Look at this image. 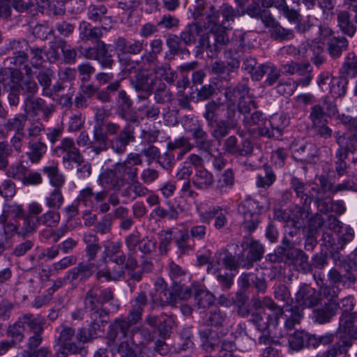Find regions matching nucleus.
I'll list each match as a JSON object with an SVG mask.
<instances>
[{
    "label": "nucleus",
    "instance_id": "774afa93",
    "mask_svg": "<svg viewBox=\"0 0 357 357\" xmlns=\"http://www.w3.org/2000/svg\"><path fill=\"white\" fill-rule=\"evenodd\" d=\"M120 342L117 346V352L121 357H138L132 345L129 343L128 338L119 337Z\"/></svg>",
    "mask_w": 357,
    "mask_h": 357
},
{
    "label": "nucleus",
    "instance_id": "e2e57ef3",
    "mask_svg": "<svg viewBox=\"0 0 357 357\" xmlns=\"http://www.w3.org/2000/svg\"><path fill=\"white\" fill-rule=\"evenodd\" d=\"M220 13L223 17L221 25H222L225 30L228 28L225 26L226 22H234L235 17H239L241 15L239 13L238 10L234 9L228 3H224L220 7Z\"/></svg>",
    "mask_w": 357,
    "mask_h": 357
},
{
    "label": "nucleus",
    "instance_id": "ddd939ff",
    "mask_svg": "<svg viewBox=\"0 0 357 357\" xmlns=\"http://www.w3.org/2000/svg\"><path fill=\"white\" fill-rule=\"evenodd\" d=\"M99 184L105 188L119 192L126 184V180L118 174L116 168L107 169L98 177Z\"/></svg>",
    "mask_w": 357,
    "mask_h": 357
},
{
    "label": "nucleus",
    "instance_id": "7c9ffc66",
    "mask_svg": "<svg viewBox=\"0 0 357 357\" xmlns=\"http://www.w3.org/2000/svg\"><path fill=\"white\" fill-rule=\"evenodd\" d=\"M77 50L80 52L79 57L82 55L86 59H97L104 67H109L113 64V61L110 56H106L107 54L100 53V49H98V52L93 47L83 49L79 47Z\"/></svg>",
    "mask_w": 357,
    "mask_h": 357
},
{
    "label": "nucleus",
    "instance_id": "864d4df0",
    "mask_svg": "<svg viewBox=\"0 0 357 357\" xmlns=\"http://www.w3.org/2000/svg\"><path fill=\"white\" fill-rule=\"evenodd\" d=\"M256 107L257 104L250 93L245 96L244 98H241L237 105H236L237 113L240 116L241 114L243 115V117L250 114L252 108L255 109Z\"/></svg>",
    "mask_w": 357,
    "mask_h": 357
},
{
    "label": "nucleus",
    "instance_id": "aec40b11",
    "mask_svg": "<svg viewBox=\"0 0 357 357\" xmlns=\"http://www.w3.org/2000/svg\"><path fill=\"white\" fill-rule=\"evenodd\" d=\"M151 308L155 307H163L166 305H174L176 304V296L172 291L160 287L157 289L155 293L151 294Z\"/></svg>",
    "mask_w": 357,
    "mask_h": 357
},
{
    "label": "nucleus",
    "instance_id": "f8f14e48",
    "mask_svg": "<svg viewBox=\"0 0 357 357\" xmlns=\"http://www.w3.org/2000/svg\"><path fill=\"white\" fill-rule=\"evenodd\" d=\"M134 328L124 319H116L109 326L107 338L111 342H114L119 337L126 339L132 336Z\"/></svg>",
    "mask_w": 357,
    "mask_h": 357
},
{
    "label": "nucleus",
    "instance_id": "58836bf2",
    "mask_svg": "<svg viewBox=\"0 0 357 357\" xmlns=\"http://www.w3.org/2000/svg\"><path fill=\"white\" fill-rule=\"evenodd\" d=\"M338 26L341 31L349 36H353L356 32V26L350 19L347 11H342L337 15Z\"/></svg>",
    "mask_w": 357,
    "mask_h": 357
},
{
    "label": "nucleus",
    "instance_id": "4d7b16f0",
    "mask_svg": "<svg viewBox=\"0 0 357 357\" xmlns=\"http://www.w3.org/2000/svg\"><path fill=\"white\" fill-rule=\"evenodd\" d=\"M12 146L7 141L0 142V170L4 171L9 166V157L13 154Z\"/></svg>",
    "mask_w": 357,
    "mask_h": 357
},
{
    "label": "nucleus",
    "instance_id": "9d476101",
    "mask_svg": "<svg viewBox=\"0 0 357 357\" xmlns=\"http://www.w3.org/2000/svg\"><path fill=\"white\" fill-rule=\"evenodd\" d=\"M321 294L314 288L303 284L296 294V303L302 307H313L321 302Z\"/></svg>",
    "mask_w": 357,
    "mask_h": 357
},
{
    "label": "nucleus",
    "instance_id": "f257e3e1",
    "mask_svg": "<svg viewBox=\"0 0 357 357\" xmlns=\"http://www.w3.org/2000/svg\"><path fill=\"white\" fill-rule=\"evenodd\" d=\"M105 117L103 112H98L96 114L91 151L96 155H99L107 151L109 145L115 153L122 154L128 145L135 140L133 128L127 126L121 130L119 124L106 121Z\"/></svg>",
    "mask_w": 357,
    "mask_h": 357
},
{
    "label": "nucleus",
    "instance_id": "7ed1b4c3",
    "mask_svg": "<svg viewBox=\"0 0 357 357\" xmlns=\"http://www.w3.org/2000/svg\"><path fill=\"white\" fill-rule=\"evenodd\" d=\"M240 115L237 113L236 106L231 104H227V112L225 118L220 121H216L212 126H208L211 130V135L216 140H221L229 134L230 130H235L238 128Z\"/></svg>",
    "mask_w": 357,
    "mask_h": 357
},
{
    "label": "nucleus",
    "instance_id": "4c0bfd02",
    "mask_svg": "<svg viewBox=\"0 0 357 357\" xmlns=\"http://www.w3.org/2000/svg\"><path fill=\"white\" fill-rule=\"evenodd\" d=\"M291 188L296 192L298 197H300L302 204L308 206L312 202V195L308 190L309 185L300 181L297 178L292 179Z\"/></svg>",
    "mask_w": 357,
    "mask_h": 357
},
{
    "label": "nucleus",
    "instance_id": "8fccbe9b",
    "mask_svg": "<svg viewBox=\"0 0 357 357\" xmlns=\"http://www.w3.org/2000/svg\"><path fill=\"white\" fill-rule=\"evenodd\" d=\"M61 188H54L46 197V205L52 209H59L63 202L64 197L61 190Z\"/></svg>",
    "mask_w": 357,
    "mask_h": 357
},
{
    "label": "nucleus",
    "instance_id": "a18cd8bd",
    "mask_svg": "<svg viewBox=\"0 0 357 357\" xmlns=\"http://www.w3.org/2000/svg\"><path fill=\"white\" fill-rule=\"evenodd\" d=\"M195 300L200 307H208L214 303V296L208 290L195 287Z\"/></svg>",
    "mask_w": 357,
    "mask_h": 357
},
{
    "label": "nucleus",
    "instance_id": "09e8293b",
    "mask_svg": "<svg viewBox=\"0 0 357 357\" xmlns=\"http://www.w3.org/2000/svg\"><path fill=\"white\" fill-rule=\"evenodd\" d=\"M38 225L37 218H35L26 215L22 219V222H19L20 231L18 233L22 236H27L30 234H33L36 231Z\"/></svg>",
    "mask_w": 357,
    "mask_h": 357
},
{
    "label": "nucleus",
    "instance_id": "c03bdc74",
    "mask_svg": "<svg viewBox=\"0 0 357 357\" xmlns=\"http://www.w3.org/2000/svg\"><path fill=\"white\" fill-rule=\"evenodd\" d=\"M263 207L250 197H246L238 208L239 212L243 215H259Z\"/></svg>",
    "mask_w": 357,
    "mask_h": 357
},
{
    "label": "nucleus",
    "instance_id": "1a4fd4ad",
    "mask_svg": "<svg viewBox=\"0 0 357 357\" xmlns=\"http://www.w3.org/2000/svg\"><path fill=\"white\" fill-rule=\"evenodd\" d=\"M57 332L59 335L56 341L59 346L63 347L70 354H81L83 348L76 342H72L73 338L76 335L75 328L63 324L57 329Z\"/></svg>",
    "mask_w": 357,
    "mask_h": 357
},
{
    "label": "nucleus",
    "instance_id": "39448f33",
    "mask_svg": "<svg viewBox=\"0 0 357 357\" xmlns=\"http://www.w3.org/2000/svg\"><path fill=\"white\" fill-rule=\"evenodd\" d=\"M335 142L339 146V149L335 153V172L337 175L341 176L346 173L347 163L345 160L348 158L349 153H355L357 146V140L353 137L348 142H344V136L340 135V132L337 131L334 133Z\"/></svg>",
    "mask_w": 357,
    "mask_h": 357
},
{
    "label": "nucleus",
    "instance_id": "2eb2a0df",
    "mask_svg": "<svg viewBox=\"0 0 357 357\" xmlns=\"http://www.w3.org/2000/svg\"><path fill=\"white\" fill-rule=\"evenodd\" d=\"M96 265L91 262H81L70 270L63 281L73 284L75 281H85L95 272Z\"/></svg>",
    "mask_w": 357,
    "mask_h": 357
},
{
    "label": "nucleus",
    "instance_id": "49530a36",
    "mask_svg": "<svg viewBox=\"0 0 357 357\" xmlns=\"http://www.w3.org/2000/svg\"><path fill=\"white\" fill-rule=\"evenodd\" d=\"M204 16H206V22L202 26L203 29L210 30L215 26H223L219 23L220 12L216 10L214 5H208V10L206 11Z\"/></svg>",
    "mask_w": 357,
    "mask_h": 357
},
{
    "label": "nucleus",
    "instance_id": "0eeeda50",
    "mask_svg": "<svg viewBox=\"0 0 357 357\" xmlns=\"http://www.w3.org/2000/svg\"><path fill=\"white\" fill-rule=\"evenodd\" d=\"M142 164L141 155L137 153H130L123 161L116 163L114 167L127 183L135 181L137 178L139 171L137 166H142Z\"/></svg>",
    "mask_w": 357,
    "mask_h": 357
},
{
    "label": "nucleus",
    "instance_id": "393cba45",
    "mask_svg": "<svg viewBox=\"0 0 357 357\" xmlns=\"http://www.w3.org/2000/svg\"><path fill=\"white\" fill-rule=\"evenodd\" d=\"M124 274L123 266L115 265H106V266L99 270L96 273V278L98 280L104 279L107 282L117 281Z\"/></svg>",
    "mask_w": 357,
    "mask_h": 357
},
{
    "label": "nucleus",
    "instance_id": "412c9836",
    "mask_svg": "<svg viewBox=\"0 0 357 357\" xmlns=\"http://www.w3.org/2000/svg\"><path fill=\"white\" fill-rule=\"evenodd\" d=\"M30 63L32 67H39L46 62L52 63L57 59L54 50L46 52L43 49L31 47L30 50Z\"/></svg>",
    "mask_w": 357,
    "mask_h": 357
},
{
    "label": "nucleus",
    "instance_id": "6e6d98bb",
    "mask_svg": "<svg viewBox=\"0 0 357 357\" xmlns=\"http://www.w3.org/2000/svg\"><path fill=\"white\" fill-rule=\"evenodd\" d=\"M308 333L303 331H296L290 337L289 343L290 347L295 351L302 349L307 342Z\"/></svg>",
    "mask_w": 357,
    "mask_h": 357
},
{
    "label": "nucleus",
    "instance_id": "bf43d9fd",
    "mask_svg": "<svg viewBox=\"0 0 357 357\" xmlns=\"http://www.w3.org/2000/svg\"><path fill=\"white\" fill-rule=\"evenodd\" d=\"M188 282H181L177 284H172V291L176 297L178 296L181 300H187L191 296L195 286H188Z\"/></svg>",
    "mask_w": 357,
    "mask_h": 357
},
{
    "label": "nucleus",
    "instance_id": "20e7f679",
    "mask_svg": "<svg viewBox=\"0 0 357 357\" xmlns=\"http://www.w3.org/2000/svg\"><path fill=\"white\" fill-rule=\"evenodd\" d=\"M114 298V291L112 289H100L98 287H93L86 294L84 301V307L89 311L99 312L107 315V312L102 307L104 304L112 302Z\"/></svg>",
    "mask_w": 357,
    "mask_h": 357
},
{
    "label": "nucleus",
    "instance_id": "dca6fc26",
    "mask_svg": "<svg viewBox=\"0 0 357 357\" xmlns=\"http://www.w3.org/2000/svg\"><path fill=\"white\" fill-rule=\"evenodd\" d=\"M328 278L331 284H342V286L348 288L356 281V275L350 270L349 266L348 268L344 267V270L342 266L339 268H332L328 272Z\"/></svg>",
    "mask_w": 357,
    "mask_h": 357
},
{
    "label": "nucleus",
    "instance_id": "f3484780",
    "mask_svg": "<svg viewBox=\"0 0 357 357\" xmlns=\"http://www.w3.org/2000/svg\"><path fill=\"white\" fill-rule=\"evenodd\" d=\"M156 81L155 73L149 68H140L136 71L132 83L137 91H151Z\"/></svg>",
    "mask_w": 357,
    "mask_h": 357
},
{
    "label": "nucleus",
    "instance_id": "c85d7f7f",
    "mask_svg": "<svg viewBox=\"0 0 357 357\" xmlns=\"http://www.w3.org/2000/svg\"><path fill=\"white\" fill-rule=\"evenodd\" d=\"M47 151V146L40 141L30 140L26 154L32 163H38Z\"/></svg>",
    "mask_w": 357,
    "mask_h": 357
},
{
    "label": "nucleus",
    "instance_id": "f03ea898",
    "mask_svg": "<svg viewBox=\"0 0 357 357\" xmlns=\"http://www.w3.org/2000/svg\"><path fill=\"white\" fill-rule=\"evenodd\" d=\"M229 42V36L224 26L211 28L200 36L197 48L198 52L206 51L208 57L213 58Z\"/></svg>",
    "mask_w": 357,
    "mask_h": 357
},
{
    "label": "nucleus",
    "instance_id": "473e14b6",
    "mask_svg": "<svg viewBox=\"0 0 357 357\" xmlns=\"http://www.w3.org/2000/svg\"><path fill=\"white\" fill-rule=\"evenodd\" d=\"M202 29V25L198 22L190 24L181 33L180 39L186 45L195 44L197 36L200 37V33Z\"/></svg>",
    "mask_w": 357,
    "mask_h": 357
},
{
    "label": "nucleus",
    "instance_id": "c9c22d12",
    "mask_svg": "<svg viewBox=\"0 0 357 357\" xmlns=\"http://www.w3.org/2000/svg\"><path fill=\"white\" fill-rule=\"evenodd\" d=\"M107 9L103 6L91 5L88 9V17L89 20L94 22H101L107 26L112 24L111 17L107 16Z\"/></svg>",
    "mask_w": 357,
    "mask_h": 357
},
{
    "label": "nucleus",
    "instance_id": "37998d69",
    "mask_svg": "<svg viewBox=\"0 0 357 357\" xmlns=\"http://www.w3.org/2000/svg\"><path fill=\"white\" fill-rule=\"evenodd\" d=\"M347 47L348 41L344 37H334L328 42V52L333 57L339 56L342 51L347 50Z\"/></svg>",
    "mask_w": 357,
    "mask_h": 357
},
{
    "label": "nucleus",
    "instance_id": "9b49d317",
    "mask_svg": "<svg viewBox=\"0 0 357 357\" xmlns=\"http://www.w3.org/2000/svg\"><path fill=\"white\" fill-rule=\"evenodd\" d=\"M55 151L63 154L62 157L63 162H73L77 165L84 162L83 155L75 146L74 140L71 138L66 137L63 139L60 145L56 147Z\"/></svg>",
    "mask_w": 357,
    "mask_h": 357
},
{
    "label": "nucleus",
    "instance_id": "5fc2aeb1",
    "mask_svg": "<svg viewBox=\"0 0 357 357\" xmlns=\"http://www.w3.org/2000/svg\"><path fill=\"white\" fill-rule=\"evenodd\" d=\"M264 175L259 174L257 177L256 184L258 188H268L275 181V175L268 165H264Z\"/></svg>",
    "mask_w": 357,
    "mask_h": 357
},
{
    "label": "nucleus",
    "instance_id": "c756f323",
    "mask_svg": "<svg viewBox=\"0 0 357 357\" xmlns=\"http://www.w3.org/2000/svg\"><path fill=\"white\" fill-rule=\"evenodd\" d=\"M135 332L132 334V342L136 344L143 345L142 352L145 353L147 349L145 344H149L154 340V332L151 331L149 328L142 326L140 328H134Z\"/></svg>",
    "mask_w": 357,
    "mask_h": 357
},
{
    "label": "nucleus",
    "instance_id": "b1692460",
    "mask_svg": "<svg viewBox=\"0 0 357 357\" xmlns=\"http://www.w3.org/2000/svg\"><path fill=\"white\" fill-rule=\"evenodd\" d=\"M218 262L222 261L223 265L227 269L230 271H236L241 267V261H244V254L241 252L238 255L237 259L236 257L232 255L228 250H222L215 254Z\"/></svg>",
    "mask_w": 357,
    "mask_h": 357
},
{
    "label": "nucleus",
    "instance_id": "cd10ccee",
    "mask_svg": "<svg viewBox=\"0 0 357 357\" xmlns=\"http://www.w3.org/2000/svg\"><path fill=\"white\" fill-rule=\"evenodd\" d=\"M249 94V88L245 84H238L235 86H228L225 89L224 93L225 97L228 101L227 104L233 103L236 106L235 102L241 98H244Z\"/></svg>",
    "mask_w": 357,
    "mask_h": 357
},
{
    "label": "nucleus",
    "instance_id": "423d86ee",
    "mask_svg": "<svg viewBox=\"0 0 357 357\" xmlns=\"http://www.w3.org/2000/svg\"><path fill=\"white\" fill-rule=\"evenodd\" d=\"M107 197V190H103L95 192L91 187H86L79 192L78 201L80 204L91 209L97 208L98 204L100 203L99 205V211L101 213H105L110 209L108 202H104Z\"/></svg>",
    "mask_w": 357,
    "mask_h": 357
},
{
    "label": "nucleus",
    "instance_id": "de8ad7c7",
    "mask_svg": "<svg viewBox=\"0 0 357 357\" xmlns=\"http://www.w3.org/2000/svg\"><path fill=\"white\" fill-rule=\"evenodd\" d=\"M351 346L352 341L350 339L343 338L335 343L331 349H328V351L331 357H338L342 354L347 356Z\"/></svg>",
    "mask_w": 357,
    "mask_h": 357
},
{
    "label": "nucleus",
    "instance_id": "4be33fe9",
    "mask_svg": "<svg viewBox=\"0 0 357 357\" xmlns=\"http://www.w3.org/2000/svg\"><path fill=\"white\" fill-rule=\"evenodd\" d=\"M264 253V249L258 241L252 240L250 243L249 251L244 261H241V267L249 269L253 266V263L261 260Z\"/></svg>",
    "mask_w": 357,
    "mask_h": 357
},
{
    "label": "nucleus",
    "instance_id": "2f4dec72",
    "mask_svg": "<svg viewBox=\"0 0 357 357\" xmlns=\"http://www.w3.org/2000/svg\"><path fill=\"white\" fill-rule=\"evenodd\" d=\"M19 319L20 323H22L24 329L27 327L33 333L43 332V326L45 323L43 319L36 317L30 313L25 314Z\"/></svg>",
    "mask_w": 357,
    "mask_h": 357
},
{
    "label": "nucleus",
    "instance_id": "6ab92c4d",
    "mask_svg": "<svg viewBox=\"0 0 357 357\" xmlns=\"http://www.w3.org/2000/svg\"><path fill=\"white\" fill-rule=\"evenodd\" d=\"M340 303L337 302H327L321 307L313 310V319L316 323L324 324L329 322L337 314Z\"/></svg>",
    "mask_w": 357,
    "mask_h": 357
},
{
    "label": "nucleus",
    "instance_id": "680f3d73",
    "mask_svg": "<svg viewBox=\"0 0 357 357\" xmlns=\"http://www.w3.org/2000/svg\"><path fill=\"white\" fill-rule=\"evenodd\" d=\"M234 183V172L228 169L222 174L217 183V189L221 192H226L228 188H231Z\"/></svg>",
    "mask_w": 357,
    "mask_h": 357
},
{
    "label": "nucleus",
    "instance_id": "bb28decb",
    "mask_svg": "<svg viewBox=\"0 0 357 357\" xmlns=\"http://www.w3.org/2000/svg\"><path fill=\"white\" fill-rule=\"evenodd\" d=\"M193 148L194 144L190 142V138L185 136L176 138L167 144L168 151H174L176 149H180V152L177 155V160H181L184 155L190 152Z\"/></svg>",
    "mask_w": 357,
    "mask_h": 357
},
{
    "label": "nucleus",
    "instance_id": "13d9d810",
    "mask_svg": "<svg viewBox=\"0 0 357 357\" xmlns=\"http://www.w3.org/2000/svg\"><path fill=\"white\" fill-rule=\"evenodd\" d=\"M310 119L312 122V127L328 123L326 113L324 112V107L320 105H315L312 107Z\"/></svg>",
    "mask_w": 357,
    "mask_h": 357
},
{
    "label": "nucleus",
    "instance_id": "4468645a",
    "mask_svg": "<svg viewBox=\"0 0 357 357\" xmlns=\"http://www.w3.org/2000/svg\"><path fill=\"white\" fill-rule=\"evenodd\" d=\"M227 112V103L211 100L205 106L203 116L206 119L208 126H212L216 121L223 119Z\"/></svg>",
    "mask_w": 357,
    "mask_h": 357
},
{
    "label": "nucleus",
    "instance_id": "5701e85b",
    "mask_svg": "<svg viewBox=\"0 0 357 357\" xmlns=\"http://www.w3.org/2000/svg\"><path fill=\"white\" fill-rule=\"evenodd\" d=\"M122 243L120 241L109 242L105 245V252L113 264L123 266L126 262V255L122 252Z\"/></svg>",
    "mask_w": 357,
    "mask_h": 357
},
{
    "label": "nucleus",
    "instance_id": "052dcab7",
    "mask_svg": "<svg viewBox=\"0 0 357 357\" xmlns=\"http://www.w3.org/2000/svg\"><path fill=\"white\" fill-rule=\"evenodd\" d=\"M180 37L178 38L176 35H170L167 39V45L169 49L171 54L174 55L182 54L185 56H189V50L184 47L180 48Z\"/></svg>",
    "mask_w": 357,
    "mask_h": 357
},
{
    "label": "nucleus",
    "instance_id": "a878e982",
    "mask_svg": "<svg viewBox=\"0 0 357 357\" xmlns=\"http://www.w3.org/2000/svg\"><path fill=\"white\" fill-rule=\"evenodd\" d=\"M204 349L208 352L212 351L220 342V336L212 328H206L199 332Z\"/></svg>",
    "mask_w": 357,
    "mask_h": 357
},
{
    "label": "nucleus",
    "instance_id": "ea45409f",
    "mask_svg": "<svg viewBox=\"0 0 357 357\" xmlns=\"http://www.w3.org/2000/svg\"><path fill=\"white\" fill-rule=\"evenodd\" d=\"M91 319L92 321L89 324V330L96 338L98 336V333H101L104 331V326L107 324V321L104 319L107 315L99 313V312L90 311Z\"/></svg>",
    "mask_w": 357,
    "mask_h": 357
},
{
    "label": "nucleus",
    "instance_id": "0e129e2a",
    "mask_svg": "<svg viewBox=\"0 0 357 357\" xmlns=\"http://www.w3.org/2000/svg\"><path fill=\"white\" fill-rule=\"evenodd\" d=\"M337 119L338 123L343 125L350 133L357 134V117H352L345 114H337Z\"/></svg>",
    "mask_w": 357,
    "mask_h": 357
},
{
    "label": "nucleus",
    "instance_id": "69168bd1",
    "mask_svg": "<svg viewBox=\"0 0 357 357\" xmlns=\"http://www.w3.org/2000/svg\"><path fill=\"white\" fill-rule=\"evenodd\" d=\"M141 235L139 231L128 234L125 238V244L128 252L131 255L137 253L139 248Z\"/></svg>",
    "mask_w": 357,
    "mask_h": 357
},
{
    "label": "nucleus",
    "instance_id": "f704fd0d",
    "mask_svg": "<svg viewBox=\"0 0 357 357\" xmlns=\"http://www.w3.org/2000/svg\"><path fill=\"white\" fill-rule=\"evenodd\" d=\"M213 181L212 174L204 168L197 169L192 179L193 185L202 190L211 188L213 184Z\"/></svg>",
    "mask_w": 357,
    "mask_h": 357
},
{
    "label": "nucleus",
    "instance_id": "72a5a7b5",
    "mask_svg": "<svg viewBox=\"0 0 357 357\" xmlns=\"http://www.w3.org/2000/svg\"><path fill=\"white\" fill-rule=\"evenodd\" d=\"M107 30L108 29L105 26H91L82 41H96L97 47L100 49V53L107 54V49L106 45L100 40V38Z\"/></svg>",
    "mask_w": 357,
    "mask_h": 357
},
{
    "label": "nucleus",
    "instance_id": "a19ab883",
    "mask_svg": "<svg viewBox=\"0 0 357 357\" xmlns=\"http://www.w3.org/2000/svg\"><path fill=\"white\" fill-rule=\"evenodd\" d=\"M154 215L162 219L175 220L178 217V212L169 202L165 206H158L154 210Z\"/></svg>",
    "mask_w": 357,
    "mask_h": 357
},
{
    "label": "nucleus",
    "instance_id": "6e6552de",
    "mask_svg": "<svg viewBox=\"0 0 357 357\" xmlns=\"http://www.w3.org/2000/svg\"><path fill=\"white\" fill-rule=\"evenodd\" d=\"M24 110L27 114L36 116L40 112L43 118L48 120L55 112V105L41 98L27 96L24 102Z\"/></svg>",
    "mask_w": 357,
    "mask_h": 357
},
{
    "label": "nucleus",
    "instance_id": "a211bd4d",
    "mask_svg": "<svg viewBox=\"0 0 357 357\" xmlns=\"http://www.w3.org/2000/svg\"><path fill=\"white\" fill-rule=\"evenodd\" d=\"M291 149L294 158L301 161L311 162L319 156V149L312 142L294 144Z\"/></svg>",
    "mask_w": 357,
    "mask_h": 357
},
{
    "label": "nucleus",
    "instance_id": "3c124183",
    "mask_svg": "<svg viewBox=\"0 0 357 357\" xmlns=\"http://www.w3.org/2000/svg\"><path fill=\"white\" fill-rule=\"evenodd\" d=\"M38 225H43L49 227H56L60 221V214L53 210L47 211L46 213L37 217Z\"/></svg>",
    "mask_w": 357,
    "mask_h": 357
},
{
    "label": "nucleus",
    "instance_id": "79ce46f5",
    "mask_svg": "<svg viewBox=\"0 0 357 357\" xmlns=\"http://www.w3.org/2000/svg\"><path fill=\"white\" fill-rule=\"evenodd\" d=\"M169 275L172 280V284H177L181 282H189L186 271L173 261L169 264Z\"/></svg>",
    "mask_w": 357,
    "mask_h": 357
},
{
    "label": "nucleus",
    "instance_id": "603ef678",
    "mask_svg": "<svg viewBox=\"0 0 357 357\" xmlns=\"http://www.w3.org/2000/svg\"><path fill=\"white\" fill-rule=\"evenodd\" d=\"M29 26L31 33L40 39H46L48 35L53 33V29H50L47 23L40 24L31 21L29 22Z\"/></svg>",
    "mask_w": 357,
    "mask_h": 357
},
{
    "label": "nucleus",
    "instance_id": "e433bc0d",
    "mask_svg": "<svg viewBox=\"0 0 357 357\" xmlns=\"http://www.w3.org/2000/svg\"><path fill=\"white\" fill-rule=\"evenodd\" d=\"M43 171L47 174L50 183L54 188H62L65 183V177L59 172L57 165L43 167Z\"/></svg>",
    "mask_w": 357,
    "mask_h": 357
},
{
    "label": "nucleus",
    "instance_id": "338daca9",
    "mask_svg": "<svg viewBox=\"0 0 357 357\" xmlns=\"http://www.w3.org/2000/svg\"><path fill=\"white\" fill-rule=\"evenodd\" d=\"M4 65L11 66H24L29 67V59L27 54L23 51H19L18 53H14L13 56H9L4 61Z\"/></svg>",
    "mask_w": 357,
    "mask_h": 357
}]
</instances>
